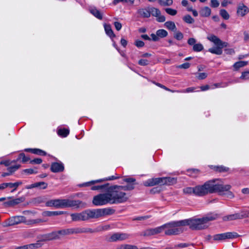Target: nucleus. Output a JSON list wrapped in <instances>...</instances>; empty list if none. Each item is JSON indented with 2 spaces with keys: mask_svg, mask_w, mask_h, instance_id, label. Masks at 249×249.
I'll list each match as a JSON object with an SVG mask.
<instances>
[{
  "mask_svg": "<svg viewBox=\"0 0 249 249\" xmlns=\"http://www.w3.org/2000/svg\"><path fill=\"white\" fill-rule=\"evenodd\" d=\"M19 165L12 166L8 168L7 170L10 175L19 168Z\"/></svg>",
  "mask_w": 249,
  "mask_h": 249,
  "instance_id": "nucleus-52",
  "label": "nucleus"
},
{
  "mask_svg": "<svg viewBox=\"0 0 249 249\" xmlns=\"http://www.w3.org/2000/svg\"><path fill=\"white\" fill-rule=\"evenodd\" d=\"M224 234H225V239L235 238L238 237L239 236V235L236 232H226V233H224Z\"/></svg>",
  "mask_w": 249,
  "mask_h": 249,
  "instance_id": "nucleus-37",
  "label": "nucleus"
},
{
  "mask_svg": "<svg viewBox=\"0 0 249 249\" xmlns=\"http://www.w3.org/2000/svg\"><path fill=\"white\" fill-rule=\"evenodd\" d=\"M99 231V230L95 229L93 230L92 229H77V231L76 233H84V232H90V233H93Z\"/></svg>",
  "mask_w": 249,
  "mask_h": 249,
  "instance_id": "nucleus-33",
  "label": "nucleus"
},
{
  "mask_svg": "<svg viewBox=\"0 0 249 249\" xmlns=\"http://www.w3.org/2000/svg\"><path fill=\"white\" fill-rule=\"evenodd\" d=\"M229 185L231 186V187L229 190L216 192L215 193L218 192V193H220L221 195H225L226 196V197L229 198H233L234 197L233 194L231 192L229 191L231 188V186L230 185Z\"/></svg>",
  "mask_w": 249,
  "mask_h": 249,
  "instance_id": "nucleus-32",
  "label": "nucleus"
},
{
  "mask_svg": "<svg viewBox=\"0 0 249 249\" xmlns=\"http://www.w3.org/2000/svg\"><path fill=\"white\" fill-rule=\"evenodd\" d=\"M90 13L99 19H102L103 15L102 13L95 7H90L89 8Z\"/></svg>",
  "mask_w": 249,
  "mask_h": 249,
  "instance_id": "nucleus-19",
  "label": "nucleus"
},
{
  "mask_svg": "<svg viewBox=\"0 0 249 249\" xmlns=\"http://www.w3.org/2000/svg\"><path fill=\"white\" fill-rule=\"evenodd\" d=\"M157 178H150L143 182L145 186H153L157 185Z\"/></svg>",
  "mask_w": 249,
  "mask_h": 249,
  "instance_id": "nucleus-27",
  "label": "nucleus"
},
{
  "mask_svg": "<svg viewBox=\"0 0 249 249\" xmlns=\"http://www.w3.org/2000/svg\"><path fill=\"white\" fill-rule=\"evenodd\" d=\"M154 84H155L157 86H158V87L167 90V91H171V92H176V91L175 90H171L170 89H169V88H167L166 87H165V86L160 84V83H156V82H154Z\"/></svg>",
  "mask_w": 249,
  "mask_h": 249,
  "instance_id": "nucleus-57",
  "label": "nucleus"
},
{
  "mask_svg": "<svg viewBox=\"0 0 249 249\" xmlns=\"http://www.w3.org/2000/svg\"><path fill=\"white\" fill-rule=\"evenodd\" d=\"M218 215L216 213H210L201 218L185 219L187 225L190 226L192 230H200L208 227V222L217 219Z\"/></svg>",
  "mask_w": 249,
  "mask_h": 249,
  "instance_id": "nucleus-2",
  "label": "nucleus"
},
{
  "mask_svg": "<svg viewBox=\"0 0 249 249\" xmlns=\"http://www.w3.org/2000/svg\"><path fill=\"white\" fill-rule=\"evenodd\" d=\"M195 88L193 87H190L188 88H187L186 89H183L181 91L177 90L176 92H193L195 90Z\"/></svg>",
  "mask_w": 249,
  "mask_h": 249,
  "instance_id": "nucleus-60",
  "label": "nucleus"
},
{
  "mask_svg": "<svg viewBox=\"0 0 249 249\" xmlns=\"http://www.w3.org/2000/svg\"><path fill=\"white\" fill-rule=\"evenodd\" d=\"M117 249H139L137 246H133L131 245H123L117 248ZM140 249H147V248H141Z\"/></svg>",
  "mask_w": 249,
  "mask_h": 249,
  "instance_id": "nucleus-35",
  "label": "nucleus"
},
{
  "mask_svg": "<svg viewBox=\"0 0 249 249\" xmlns=\"http://www.w3.org/2000/svg\"><path fill=\"white\" fill-rule=\"evenodd\" d=\"M57 132L60 137H66L69 135L70 131L68 129L63 128L58 129Z\"/></svg>",
  "mask_w": 249,
  "mask_h": 249,
  "instance_id": "nucleus-30",
  "label": "nucleus"
},
{
  "mask_svg": "<svg viewBox=\"0 0 249 249\" xmlns=\"http://www.w3.org/2000/svg\"><path fill=\"white\" fill-rule=\"evenodd\" d=\"M211 168L216 172L219 173L227 172L229 171V168L228 167L224 166L223 165L220 166H213L212 165Z\"/></svg>",
  "mask_w": 249,
  "mask_h": 249,
  "instance_id": "nucleus-22",
  "label": "nucleus"
},
{
  "mask_svg": "<svg viewBox=\"0 0 249 249\" xmlns=\"http://www.w3.org/2000/svg\"><path fill=\"white\" fill-rule=\"evenodd\" d=\"M222 219L224 221L240 219L239 213H236L228 215L223 217Z\"/></svg>",
  "mask_w": 249,
  "mask_h": 249,
  "instance_id": "nucleus-21",
  "label": "nucleus"
},
{
  "mask_svg": "<svg viewBox=\"0 0 249 249\" xmlns=\"http://www.w3.org/2000/svg\"><path fill=\"white\" fill-rule=\"evenodd\" d=\"M25 200V198L23 197L12 199L11 197H8V200L4 203L6 207H13L23 202Z\"/></svg>",
  "mask_w": 249,
  "mask_h": 249,
  "instance_id": "nucleus-11",
  "label": "nucleus"
},
{
  "mask_svg": "<svg viewBox=\"0 0 249 249\" xmlns=\"http://www.w3.org/2000/svg\"><path fill=\"white\" fill-rule=\"evenodd\" d=\"M81 202L79 200H73L67 199H53L48 201L46 204L48 207H55L56 208H64L75 207H79Z\"/></svg>",
  "mask_w": 249,
  "mask_h": 249,
  "instance_id": "nucleus-5",
  "label": "nucleus"
},
{
  "mask_svg": "<svg viewBox=\"0 0 249 249\" xmlns=\"http://www.w3.org/2000/svg\"><path fill=\"white\" fill-rule=\"evenodd\" d=\"M193 49L195 52H200L203 50V46L201 43H197L193 46Z\"/></svg>",
  "mask_w": 249,
  "mask_h": 249,
  "instance_id": "nucleus-48",
  "label": "nucleus"
},
{
  "mask_svg": "<svg viewBox=\"0 0 249 249\" xmlns=\"http://www.w3.org/2000/svg\"><path fill=\"white\" fill-rule=\"evenodd\" d=\"M138 64L141 66H147L149 64V61L146 59H141L139 60Z\"/></svg>",
  "mask_w": 249,
  "mask_h": 249,
  "instance_id": "nucleus-59",
  "label": "nucleus"
},
{
  "mask_svg": "<svg viewBox=\"0 0 249 249\" xmlns=\"http://www.w3.org/2000/svg\"><path fill=\"white\" fill-rule=\"evenodd\" d=\"M91 212L92 218H98L101 217L113 214L115 213V210L108 207L91 210Z\"/></svg>",
  "mask_w": 249,
  "mask_h": 249,
  "instance_id": "nucleus-7",
  "label": "nucleus"
},
{
  "mask_svg": "<svg viewBox=\"0 0 249 249\" xmlns=\"http://www.w3.org/2000/svg\"><path fill=\"white\" fill-rule=\"evenodd\" d=\"M135 0H114L113 1V3L114 5L117 4L119 2H123V3H127L131 5H132L134 3Z\"/></svg>",
  "mask_w": 249,
  "mask_h": 249,
  "instance_id": "nucleus-41",
  "label": "nucleus"
},
{
  "mask_svg": "<svg viewBox=\"0 0 249 249\" xmlns=\"http://www.w3.org/2000/svg\"><path fill=\"white\" fill-rule=\"evenodd\" d=\"M150 14L157 18L159 22H163L165 21V17L160 15V11L157 8L150 7Z\"/></svg>",
  "mask_w": 249,
  "mask_h": 249,
  "instance_id": "nucleus-13",
  "label": "nucleus"
},
{
  "mask_svg": "<svg viewBox=\"0 0 249 249\" xmlns=\"http://www.w3.org/2000/svg\"><path fill=\"white\" fill-rule=\"evenodd\" d=\"M76 231L77 229H68L58 231H57V232L58 233V235L59 234L65 235L72 234L74 233H77Z\"/></svg>",
  "mask_w": 249,
  "mask_h": 249,
  "instance_id": "nucleus-20",
  "label": "nucleus"
},
{
  "mask_svg": "<svg viewBox=\"0 0 249 249\" xmlns=\"http://www.w3.org/2000/svg\"><path fill=\"white\" fill-rule=\"evenodd\" d=\"M159 2L161 5L170 6L173 4V0H166L165 1L160 0Z\"/></svg>",
  "mask_w": 249,
  "mask_h": 249,
  "instance_id": "nucleus-51",
  "label": "nucleus"
},
{
  "mask_svg": "<svg viewBox=\"0 0 249 249\" xmlns=\"http://www.w3.org/2000/svg\"><path fill=\"white\" fill-rule=\"evenodd\" d=\"M217 180H210L203 185H197L195 187H186L183 189V192L187 195L194 194L196 196H203L216 192L228 190L230 188L231 186L229 184L224 185L215 183Z\"/></svg>",
  "mask_w": 249,
  "mask_h": 249,
  "instance_id": "nucleus-1",
  "label": "nucleus"
},
{
  "mask_svg": "<svg viewBox=\"0 0 249 249\" xmlns=\"http://www.w3.org/2000/svg\"><path fill=\"white\" fill-rule=\"evenodd\" d=\"M249 12V8L243 3H239L237 7L236 14L237 16L244 17Z\"/></svg>",
  "mask_w": 249,
  "mask_h": 249,
  "instance_id": "nucleus-15",
  "label": "nucleus"
},
{
  "mask_svg": "<svg viewBox=\"0 0 249 249\" xmlns=\"http://www.w3.org/2000/svg\"><path fill=\"white\" fill-rule=\"evenodd\" d=\"M152 229L153 230L154 234L155 235L160 233L163 230L165 229V228L164 227V225H163L161 226L155 228H152Z\"/></svg>",
  "mask_w": 249,
  "mask_h": 249,
  "instance_id": "nucleus-45",
  "label": "nucleus"
},
{
  "mask_svg": "<svg viewBox=\"0 0 249 249\" xmlns=\"http://www.w3.org/2000/svg\"><path fill=\"white\" fill-rule=\"evenodd\" d=\"M48 185L47 183L41 181V182H38L35 183L34 184H32V188H37L40 189H46Z\"/></svg>",
  "mask_w": 249,
  "mask_h": 249,
  "instance_id": "nucleus-31",
  "label": "nucleus"
},
{
  "mask_svg": "<svg viewBox=\"0 0 249 249\" xmlns=\"http://www.w3.org/2000/svg\"><path fill=\"white\" fill-rule=\"evenodd\" d=\"M32 153L40 156H46L47 155L45 151L37 148H32Z\"/></svg>",
  "mask_w": 249,
  "mask_h": 249,
  "instance_id": "nucleus-40",
  "label": "nucleus"
},
{
  "mask_svg": "<svg viewBox=\"0 0 249 249\" xmlns=\"http://www.w3.org/2000/svg\"><path fill=\"white\" fill-rule=\"evenodd\" d=\"M50 169L52 172H61L64 171V167L62 163L53 162L52 163Z\"/></svg>",
  "mask_w": 249,
  "mask_h": 249,
  "instance_id": "nucleus-17",
  "label": "nucleus"
},
{
  "mask_svg": "<svg viewBox=\"0 0 249 249\" xmlns=\"http://www.w3.org/2000/svg\"><path fill=\"white\" fill-rule=\"evenodd\" d=\"M220 15L224 19L226 20L230 18L229 13L225 9H221L220 11Z\"/></svg>",
  "mask_w": 249,
  "mask_h": 249,
  "instance_id": "nucleus-43",
  "label": "nucleus"
},
{
  "mask_svg": "<svg viewBox=\"0 0 249 249\" xmlns=\"http://www.w3.org/2000/svg\"><path fill=\"white\" fill-rule=\"evenodd\" d=\"M142 235L144 236H148L153 235L154 234V233H153L152 228H151V229H147V230H145L144 231H143L142 232Z\"/></svg>",
  "mask_w": 249,
  "mask_h": 249,
  "instance_id": "nucleus-50",
  "label": "nucleus"
},
{
  "mask_svg": "<svg viewBox=\"0 0 249 249\" xmlns=\"http://www.w3.org/2000/svg\"><path fill=\"white\" fill-rule=\"evenodd\" d=\"M211 10L208 7H204L200 11V15L203 17H208L211 15Z\"/></svg>",
  "mask_w": 249,
  "mask_h": 249,
  "instance_id": "nucleus-26",
  "label": "nucleus"
},
{
  "mask_svg": "<svg viewBox=\"0 0 249 249\" xmlns=\"http://www.w3.org/2000/svg\"><path fill=\"white\" fill-rule=\"evenodd\" d=\"M239 213L240 219L249 217V210L242 211Z\"/></svg>",
  "mask_w": 249,
  "mask_h": 249,
  "instance_id": "nucleus-49",
  "label": "nucleus"
},
{
  "mask_svg": "<svg viewBox=\"0 0 249 249\" xmlns=\"http://www.w3.org/2000/svg\"><path fill=\"white\" fill-rule=\"evenodd\" d=\"M174 37L176 39L180 40L183 38V35L181 32L178 31L175 34Z\"/></svg>",
  "mask_w": 249,
  "mask_h": 249,
  "instance_id": "nucleus-55",
  "label": "nucleus"
},
{
  "mask_svg": "<svg viewBox=\"0 0 249 249\" xmlns=\"http://www.w3.org/2000/svg\"><path fill=\"white\" fill-rule=\"evenodd\" d=\"M119 185H114L108 188L111 204H119L127 201L128 197Z\"/></svg>",
  "mask_w": 249,
  "mask_h": 249,
  "instance_id": "nucleus-3",
  "label": "nucleus"
},
{
  "mask_svg": "<svg viewBox=\"0 0 249 249\" xmlns=\"http://www.w3.org/2000/svg\"><path fill=\"white\" fill-rule=\"evenodd\" d=\"M165 10L167 14L171 16H175L177 13V10L170 8H166Z\"/></svg>",
  "mask_w": 249,
  "mask_h": 249,
  "instance_id": "nucleus-53",
  "label": "nucleus"
},
{
  "mask_svg": "<svg viewBox=\"0 0 249 249\" xmlns=\"http://www.w3.org/2000/svg\"><path fill=\"white\" fill-rule=\"evenodd\" d=\"M248 64L247 61H241L236 62L233 65V67L235 70H237L238 69L241 67H243Z\"/></svg>",
  "mask_w": 249,
  "mask_h": 249,
  "instance_id": "nucleus-36",
  "label": "nucleus"
},
{
  "mask_svg": "<svg viewBox=\"0 0 249 249\" xmlns=\"http://www.w3.org/2000/svg\"><path fill=\"white\" fill-rule=\"evenodd\" d=\"M40 235L42 237L41 240H44V242L46 241H50L59 238V236L58 235V233L57 232V231H53L51 233Z\"/></svg>",
  "mask_w": 249,
  "mask_h": 249,
  "instance_id": "nucleus-16",
  "label": "nucleus"
},
{
  "mask_svg": "<svg viewBox=\"0 0 249 249\" xmlns=\"http://www.w3.org/2000/svg\"><path fill=\"white\" fill-rule=\"evenodd\" d=\"M190 64L189 63L186 62V63H185L181 65H179L178 67V68H180V69H186L189 68L190 67Z\"/></svg>",
  "mask_w": 249,
  "mask_h": 249,
  "instance_id": "nucleus-63",
  "label": "nucleus"
},
{
  "mask_svg": "<svg viewBox=\"0 0 249 249\" xmlns=\"http://www.w3.org/2000/svg\"><path fill=\"white\" fill-rule=\"evenodd\" d=\"M93 204L95 206H101L107 203L111 204L108 191L106 193L100 194L93 197Z\"/></svg>",
  "mask_w": 249,
  "mask_h": 249,
  "instance_id": "nucleus-6",
  "label": "nucleus"
},
{
  "mask_svg": "<svg viewBox=\"0 0 249 249\" xmlns=\"http://www.w3.org/2000/svg\"><path fill=\"white\" fill-rule=\"evenodd\" d=\"M207 38L216 46H221L222 47H225L227 46V43L222 41L218 37L214 35H210Z\"/></svg>",
  "mask_w": 249,
  "mask_h": 249,
  "instance_id": "nucleus-14",
  "label": "nucleus"
},
{
  "mask_svg": "<svg viewBox=\"0 0 249 249\" xmlns=\"http://www.w3.org/2000/svg\"><path fill=\"white\" fill-rule=\"evenodd\" d=\"M26 222V218L24 216H14L10 217L2 223L3 227H7L15 225H18L21 223H25Z\"/></svg>",
  "mask_w": 249,
  "mask_h": 249,
  "instance_id": "nucleus-8",
  "label": "nucleus"
},
{
  "mask_svg": "<svg viewBox=\"0 0 249 249\" xmlns=\"http://www.w3.org/2000/svg\"><path fill=\"white\" fill-rule=\"evenodd\" d=\"M187 173L189 176L195 178L200 174V171L196 169H189L187 170Z\"/></svg>",
  "mask_w": 249,
  "mask_h": 249,
  "instance_id": "nucleus-23",
  "label": "nucleus"
},
{
  "mask_svg": "<svg viewBox=\"0 0 249 249\" xmlns=\"http://www.w3.org/2000/svg\"><path fill=\"white\" fill-rule=\"evenodd\" d=\"M223 47H221V46H217L216 47H213L212 48H210L208 50V51L212 53L215 54L217 55H220L222 53V49Z\"/></svg>",
  "mask_w": 249,
  "mask_h": 249,
  "instance_id": "nucleus-24",
  "label": "nucleus"
},
{
  "mask_svg": "<svg viewBox=\"0 0 249 249\" xmlns=\"http://www.w3.org/2000/svg\"><path fill=\"white\" fill-rule=\"evenodd\" d=\"M187 222L185 220L172 221L164 224L165 234L166 235H178L184 231L183 227L187 226Z\"/></svg>",
  "mask_w": 249,
  "mask_h": 249,
  "instance_id": "nucleus-4",
  "label": "nucleus"
},
{
  "mask_svg": "<svg viewBox=\"0 0 249 249\" xmlns=\"http://www.w3.org/2000/svg\"><path fill=\"white\" fill-rule=\"evenodd\" d=\"M119 178H120L119 177H115L114 176H112L108 178H105L103 179L92 180V181H90L89 182L84 183L83 184H80L79 186H80V187L89 186L94 184L96 183H99V182H103L104 181H107V180H112L118 179Z\"/></svg>",
  "mask_w": 249,
  "mask_h": 249,
  "instance_id": "nucleus-12",
  "label": "nucleus"
},
{
  "mask_svg": "<svg viewBox=\"0 0 249 249\" xmlns=\"http://www.w3.org/2000/svg\"><path fill=\"white\" fill-rule=\"evenodd\" d=\"M151 217L150 215H145L143 216H138L133 218V220H144Z\"/></svg>",
  "mask_w": 249,
  "mask_h": 249,
  "instance_id": "nucleus-58",
  "label": "nucleus"
},
{
  "mask_svg": "<svg viewBox=\"0 0 249 249\" xmlns=\"http://www.w3.org/2000/svg\"><path fill=\"white\" fill-rule=\"evenodd\" d=\"M135 45L137 47H142L144 45V43L141 40H136L135 43Z\"/></svg>",
  "mask_w": 249,
  "mask_h": 249,
  "instance_id": "nucleus-64",
  "label": "nucleus"
},
{
  "mask_svg": "<svg viewBox=\"0 0 249 249\" xmlns=\"http://www.w3.org/2000/svg\"><path fill=\"white\" fill-rule=\"evenodd\" d=\"M44 214L45 215L48 216L57 215L56 211H54V212L46 211V212H44Z\"/></svg>",
  "mask_w": 249,
  "mask_h": 249,
  "instance_id": "nucleus-61",
  "label": "nucleus"
},
{
  "mask_svg": "<svg viewBox=\"0 0 249 249\" xmlns=\"http://www.w3.org/2000/svg\"><path fill=\"white\" fill-rule=\"evenodd\" d=\"M213 240L215 241L223 240L225 239V234L221 233L215 234L213 237Z\"/></svg>",
  "mask_w": 249,
  "mask_h": 249,
  "instance_id": "nucleus-47",
  "label": "nucleus"
},
{
  "mask_svg": "<svg viewBox=\"0 0 249 249\" xmlns=\"http://www.w3.org/2000/svg\"><path fill=\"white\" fill-rule=\"evenodd\" d=\"M123 180L126 182L127 183L129 184H134L136 181V179L133 178H125L123 179Z\"/></svg>",
  "mask_w": 249,
  "mask_h": 249,
  "instance_id": "nucleus-56",
  "label": "nucleus"
},
{
  "mask_svg": "<svg viewBox=\"0 0 249 249\" xmlns=\"http://www.w3.org/2000/svg\"><path fill=\"white\" fill-rule=\"evenodd\" d=\"M156 33L159 39L160 38L165 37L168 35L167 32L164 29H159L157 31Z\"/></svg>",
  "mask_w": 249,
  "mask_h": 249,
  "instance_id": "nucleus-38",
  "label": "nucleus"
},
{
  "mask_svg": "<svg viewBox=\"0 0 249 249\" xmlns=\"http://www.w3.org/2000/svg\"><path fill=\"white\" fill-rule=\"evenodd\" d=\"M71 216L73 221H85L92 218L91 210H87L80 213H72Z\"/></svg>",
  "mask_w": 249,
  "mask_h": 249,
  "instance_id": "nucleus-9",
  "label": "nucleus"
},
{
  "mask_svg": "<svg viewBox=\"0 0 249 249\" xmlns=\"http://www.w3.org/2000/svg\"><path fill=\"white\" fill-rule=\"evenodd\" d=\"M42 240V237L41 235H39L37 237V240L36 243H32V249H36L38 248H40L43 245V242H44V240Z\"/></svg>",
  "mask_w": 249,
  "mask_h": 249,
  "instance_id": "nucleus-28",
  "label": "nucleus"
},
{
  "mask_svg": "<svg viewBox=\"0 0 249 249\" xmlns=\"http://www.w3.org/2000/svg\"><path fill=\"white\" fill-rule=\"evenodd\" d=\"M164 185H171L177 182L176 178L171 177H164Z\"/></svg>",
  "mask_w": 249,
  "mask_h": 249,
  "instance_id": "nucleus-29",
  "label": "nucleus"
},
{
  "mask_svg": "<svg viewBox=\"0 0 249 249\" xmlns=\"http://www.w3.org/2000/svg\"><path fill=\"white\" fill-rule=\"evenodd\" d=\"M134 184H128L127 183L126 185L125 186H121L123 188L122 190L124 192L126 191H130L134 189Z\"/></svg>",
  "mask_w": 249,
  "mask_h": 249,
  "instance_id": "nucleus-42",
  "label": "nucleus"
},
{
  "mask_svg": "<svg viewBox=\"0 0 249 249\" xmlns=\"http://www.w3.org/2000/svg\"><path fill=\"white\" fill-rule=\"evenodd\" d=\"M129 235L125 233L117 232L113 234L108 239L109 242H117L128 239Z\"/></svg>",
  "mask_w": 249,
  "mask_h": 249,
  "instance_id": "nucleus-10",
  "label": "nucleus"
},
{
  "mask_svg": "<svg viewBox=\"0 0 249 249\" xmlns=\"http://www.w3.org/2000/svg\"><path fill=\"white\" fill-rule=\"evenodd\" d=\"M164 26L170 30L175 31L176 30V26L175 23L173 21H169L164 23Z\"/></svg>",
  "mask_w": 249,
  "mask_h": 249,
  "instance_id": "nucleus-34",
  "label": "nucleus"
},
{
  "mask_svg": "<svg viewBox=\"0 0 249 249\" xmlns=\"http://www.w3.org/2000/svg\"><path fill=\"white\" fill-rule=\"evenodd\" d=\"M21 183H22L20 181H18V182H15V183L9 182L8 187H9L10 188H14V189H13L11 191V192H13L18 188V187L19 185L21 184Z\"/></svg>",
  "mask_w": 249,
  "mask_h": 249,
  "instance_id": "nucleus-44",
  "label": "nucleus"
},
{
  "mask_svg": "<svg viewBox=\"0 0 249 249\" xmlns=\"http://www.w3.org/2000/svg\"><path fill=\"white\" fill-rule=\"evenodd\" d=\"M18 160H21L23 163H26L30 160V157L26 156L24 153H21L19 155Z\"/></svg>",
  "mask_w": 249,
  "mask_h": 249,
  "instance_id": "nucleus-39",
  "label": "nucleus"
},
{
  "mask_svg": "<svg viewBox=\"0 0 249 249\" xmlns=\"http://www.w3.org/2000/svg\"><path fill=\"white\" fill-rule=\"evenodd\" d=\"M138 13L142 18H148L150 17V7H147L144 8H141L138 10Z\"/></svg>",
  "mask_w": 249,
  "mask_h": 249,
  "instance_id": "nucleus-18",
  "label": "nucleus"
},
{
  "mask_svg": "<svg viewBox=\"0 0 249 249\" xmlns=\"http://www.w3.org/2000/svg\"><path fill=\"white\" fill-rule=\"evenodd\" d=\"M219 5V2L217 0H211V6L213 7L216 8Z\"/></svg>",
  "mask_w": 249,
  "mask_h": 249,
  "instance_id": "nucleus-62",
  "label": "nucleus"
},
{
  "mask_svg": "<svg viewBox=\"0 0 249 249\" xmlns=\"http://www.w3.org/2000/svg\"><path fill=\"white\" fill-rule=\"evenodd\" d=\"M105 30L106 34L110 37L113 38L115 37V35L114 34L110 25L105 24L104 25Z\"/></svg>",
  "mask_w": 249,
  "mask_h": 249,
  "instance_id": "nucleus-25",
  "label": "nucleus"
},
{
  "mask_svg": "<svg viewBox=\"0 0 249 249\" xmlns=\"http://www.w3.org/2000/svg\"><path fill=\"white\" fill-rule=\"evenodd\" d=\"M108 185V184L107 183L105 185H97V186H93L91 188L92 190H98L100 189H103L107 187Z\"/></svg>",
  "mask_w": 249,
  "mask_h": 249,
  "instance_id": "nucleus-54",
  "label": "nucleus"
},
{
  "mask_svg": "<svg viewBox=\"0 0 249 249\" xmlns=\"http://www.w3.org/2000/svg\"><path fill=\"white\" fill-rule=\"evenodd\" d=\"M183 19L185 22L189 24L193 23L194 22V19L189 15L185 16L183 18Z\"/></svg>",
  "mask_w": 249,
  "mask_h": 249,
  "instance_id": "nucleus-46",
  "label": "nucleus"
}]
</instances>
